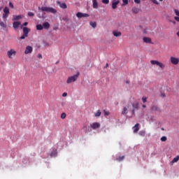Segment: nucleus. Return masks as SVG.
I'll return each mask as SVG.
<instances>
[{"label":"nucleus","instance_id":"58836bf2","mask_svg":"<svg viewBox=\"0 0 179 179\" xmlns=\"http://www.w3.org/2000/svg\"><path fill=\"white\" fill-rule=\"evenodd\" d=\"M153 3H155V5H159V1L157 0H152Z\"/></svg>","mask_w":179,"mask_h":179},{"label":"nucleus","instance_id":"f257e3e1","mask_svg":"<svg viewBox=\"0 0 179 179\" xmlns=\"http://www.w3.org/2000/svg\"><path fill=\"white\" fill-rule=\"evenodd\" d=\"M38 10L42 12H46L47 13H52V15L57 14V9L52 7L42 6L41 8L38 7Z\"/></svg>","mask_w":179,"mask_h":179},{"label":"nucleus","instance_id":"393cba45","mask_svg":"<svg viewBox=\"0 0 179 179\" xmlns=\"http://www.w3.org/2000/svg\"><path fill=\"white\" fill-rule=\"evenodd\" d=\"M179 160V156H176L172 160V163H177Z\"/></svg>","mask_w":179,"mask_h":179},{"label":"nucleus","instance_id":"4be33fe9","mask_svg":"<svg viewBox=\"0 0 179 179\" xmlns=\"http://www.w3.org/2000/svg\"><path fill=\"white\" fill-rule=\"evenodd\" d=\"M122 114H123V115H127V114H128V108H127V107L123 108Z\"/></svg>","mask_w":179,"mask_h":179},{"label":"nucleus","instance_id":"8fccbe9b","mask_svg":"<svg viewBox=\"0 0 179 179\" xmlns=\"http://www.w3.org/2000/svg\"><path fill=\"white\" fill-rule=\"evenodd\" d=\"M106 68H108V63L106 64Z\"/></svg>","mask_w":179,"mask_h":179},{"label":"nucleus","instance_id":"473e14b6","mask_svg":"<svg viewBox=\"0 0 179 179\" xmlns=\"http://www.w3.org/2000/svg\"><path fill=\"white\" fill-rule=\"evenodd\" d=\"M161 141H162V142H166V141H167V137H166V136H162V137L161 138Z\"/></svg>","mask_w":179,"mask_h":179},{"label":"nucleus","instance_id":"ddd939ff","mask_svg":"<svg viewBox=\"0 0 179 179\" xmlns=\"http://www.w3.org/2000/svg\"><path fill=\"white\" fill-rule=\"evenodd\" d=\"M92 7L94 9H99V3L97 0H92Z\"/></svg>","mask_w":179,"mask_h":179},{"label":"nucleus","instance_id":"9d476101","mask_svg":"<svg viewBox=\"0 0 179 179\" xmlns=\"http://www.w3.org/2000/svg\"><path fill=\"white\" fill-rule=\"evenodd\" d=\"M33 52V48L31 46H27L24 50V54H31Z\"/></svg>","mask_w":179,"mask_h":179},{"label":"nucleus","instance_id":"f03ea898","mask_svg":"<svg viewBox=\"0 0 179 179\" xmlns=\"http://www.w3.org/2000/svg\"><path fill=\"white\" fill-rule=\"evenodd\" d=\"M79 77V73H77V74L69 77V78L66 80V83H73V82H76L78 80V78Z\"/></svg>","mask_w":179,"mask_h":179},{"label":"nucleus","instance_id":"4468645a","mask_svg":"<svg viewBox=\"0 0 179 179\" xmlns=\"http://www.w3.org/2000/svg\"><path fill=\"white\" fill-rule=\"evenodd\" d=\"M143 43H146L148 44H152V38H149V37H144L143 38Z\"/></svg>","mask_w":179,"mask_h":179},{"label":"nucleus","instance_id":"49530a36","mask_svg":"<svg viewBox=\"0 0 179 179\" xmlns=\"http://www.w3.org/2000/svg\"><path fill=\"white\" fill-rule=\"evenodd\" d=\"M144 33H148V29H144V31H143Z\"/></svg>","mask_w":179,"mask_h":179},{"label":"nucleus","instance_id":"4d7b16f0","mask_svg":"<svg viewBox=\"0 0 179 179\" xmlns=\"http://www.w3.org/2000/svg\"><path fill=\"white\" fill-rule=\"evenodd\" d=\"M2 9V8H0V10Z\"/></svg>","mask_w":179,"mask_h":179},{"label":"nucleus","instance_id":"cd10ccee","mask_svg":"<svg viewBox=\"0 0 179 179\" xmlns=\"http://www.w3.org/2000/svg\"><path fill=\"white\" fill-rule=\"evenodd\" d=\"M0 26L1 27H3L4 29H6V24L3 22H0Z\"/></svg>","mask_w":179,"mask_h":179},{"label":"nucleus","instance_id":"37998d69","mask_svg":"<svg viewBox=\"0 0 179 179\" xmlns=\"http://www.w3.org/2000/svg\"><path fill=\"white\" fill-rule=\"evenodd\" d=\"M135 3H141V0H134Z\"/></svg>","mask_w":179,"mask_h":179},{"label":"nucleus","instance_id":"5fc2aeb1","mask_svg":"<svg viewBox=\"0 0 179 179\" xmlns=\"http://www.w3.org/2000/svg\"><path fill=\"white\" fill-rule=\"evenodd\" d=\"M126 83H129V82L127 81Z\"/></svg>","mask_w":179,"mask_h":179},{"label":"nucleus","instance_id":"79ce46f5","mask_svg":"<svg viewBox=\"0 0 179 179\" xmlns=\"http://www.w3.org/2000/svg\"><path fill=\"white\" fill-rule=\"evenodd\" d=\"M66 96H68V93L64 92L62 94V97H66Z\"/></svg>","mask_w":179,"mask_h":179},{"label":"nucleus","instance_id":"6e6552de","mask_svg":"<svg viewBox=\"0 0 179 179\" xmlns=\"http://www.w3.org/2000/svg\"><path fill=\"white\" fill-rule=\"evenodd\" d=\"M170 61L173 65H178L179 59L175 57H171Z\"/></svg>","mask_w":179,"mask_h":179},{"label":"nucleus","instance_id":"6ab92c4d","mask_svg":"<svg viewBox=\"0 0 179 179\" xmlns=\"http://www.w3.org/2000/svg\"><path fill=\"white\" fill-rule=\"evenodd\" d=\"M23 17V15H13V20H20Z\"/></svg>","mask_w":179,"mask_h":179},{"label":"nucleus","instance_id":"0eeeda50","mask_svg":"<svg viewBox=\"0 0 179 179\" xmlns=\"http://www.w3.org/2000/svg\"><path fill=\"white\" fill-rule=\"evenodd\" d=\"M90 127L92 129H98V128H100V127H101V125L100 124L99 122H93L91 123L90 124Z\"/></svg>","mask_w":179,"mask_h":179},{"label":"nucleus","instance_id":"5701e85b","mask_svg":"<svg viewBox=\"0 0 179 179\" xmlns=\"http://www.w3.org/2000/svg\"><path fill=\"white\" fill-rule=\"evenodd\" d=\"M90 26L93 27V29H96L97 24L95 22H90Z\"/></svg>","mask_w":179,"mask_h":179},{"label":"nucleus","instance_id":"72a5a7b5","mask_svg":"<svg viewBox=\"0 0 179 179\" xmlns=\"http://www.w3.org/2000/svg\"><path fill=\"white\" fill-rule=\"evenodd\" d=\"M109 2H110V0H102V3L107 4V3H109Z\"/></svg>","mask_w":179,"mask_h":179},{"label":"nucleus","instance_id":"20e7f679","mask_svg":"<svg viewBox=\"0 0 179 179\" xmlns=\"http://www.w3.org/2000/svg\"><path fill=\"white\" fill-rule=\"evenodd\" d=\"M150 64L151 65H157V66H159L161 69H164V68H166V66L163 63L159 62L157 60H151Z\"/></svg>","mask_w":179,"mask_h":179},{"label":"nucleus","instance_id":"4c0bfd02","mask_svg":"<svg viewBox=\"0 0 179 179\" xmlns=\"http://www.w3.org/2000/svg\"><path fill=\"white\" fill-rule=\"evenodd\" d=\"M104 115H110V112L106 111V110H103Z\"/></svg>","mask_w":179,"mask_h":179},{"label":"nucleus","instance_id":"f704fd0d","mask_svg":"<svg viewBox=\"0 0 179 179\" xmlns=\"http://www.w3.org/2000/svg\"><path fill=\"white\" fill-rule=\"evenodd\" d=\"M28 16H29L30 17H33V16H34V14L31 12H29L28 13Z\"/></svg>","mask_w":179,"mask_h":179},{"label":"nucleus","instance_id":"a19ab883","mask_svg":"<svg viewBox=\"0 0 179 179\" xmlns=\"http://www.w3.org/2000/svg\"><path fill=\"white\" fill-rule=\"evenodd\" d=\"M161 97H163V98L166 97V93L162 92L161 93Z\"/></svg>","mask_w":179,"mask_h":179},{"label":"nucleus","instance_id":"a211bd4d","mask_svg":"<svg viewBox=\"0 0 179 179\" xmlns=\"http://www.w3.org/2000/svg\"><path fill=\"white\" fill-rule=\"evenodd\" d=\"M42 26L45 30H48V29H50V23L48 22H44Z\"/></svg>","mask_w":179,"mask_h":179},{"label":"nucleus","instance_id":"412c9836","mask_svg":"<svg viewBox=\"0 0 179 179\" xmlns=\"http://www.w3.org/2000/svg\"><path fill=\"white\" fill-rule=\"evenodd\" d=\"M139 10H141L138 7L132 8V12H133V13H135V15H136L137 13H139Z\"/></svg>","mask_w":179,"mask_h":179},{"label":"nucleus","instance_id":"603ef678","mask_svg":"<svg viewBox=\"0 0 179 179\" xmlns=\"http://www.w3.org/2000/svg\"><path fill=\"white\" fill-rule=\"evenodd\" d=\"M172 23H173V24H176V21H173Z\"/></svg>","mask_w":179,"mask_h":179},{"label":"nucleus","instance_id":"a878e982","mask_svg":"<svg viewBox=\"0 0 179 179\" xmlns=\"http://www.w3.org/2000/svg\"><path fill=\"white\" fill-rule=\"evenodd\" d=\"M43 27L41 24H37L36 25V30H43Z\"/></svg>","mask_w":179,"mask_h":179},{"label":"nucleus","instance_id":"f3484780","mask_svg":"<svg viewBox=\"0 0 179 179\" xmlns=\"http://www.w3.org/2000/svg\"><path fill=\"white\" fill-rule=\"evenodd\" d=\"M134 133L136 134L139 131V123H137L135 124V126L133 127Z\"/></svg>","mask_w":179,"mask_h":179},{"label":"nucleus","instance_id":"de8ad7c7","mask_svg":"<svg viewBox=\"0 0 179 179\" xmlns=\"http://www.w3.org/2000/svg\"><path fill=\"white\" fill-rule=\"evenodd\" d=\"M38 58H43V56L41 55H38Z\"/></svg>","mask_w":179,"mask_h":179},{"label":"nucleus","instance_id":"ea45409f","mask_svg":"<svg viewBox=\"0 0 179 179\" xmlns=\"http://www.w3.org/2000/svg\"><path fill=\"white\" fill-rule=\"evenodd\" d=\"M9 7L11 8L12 9H13L14 6H13V3H12V2L9 3Z\"/></svg>","mask_w":179,"mask_h":179},{"label":"nucleus","instance_id":"1a4fd4ad","mask_svg":"<svg viewBox=\"0 0 179 179\" xmlns=\"http://www.w3.org/2000/svg\"><path fill=\"white\" fill-rule=\"evenodd\" d=\"M77 17H79L80 19L82 17H89V14L87 13H78L76 14Z\"/></svg>","mask_w":179,"mask_h":179},{"label":"nucleus","instance_id":"864d4df0","mask_svg":"<svg viewBox=\"0 0 179 179\" xmlns=\"http://www.w3.org/2000/svg\"><path fill=\"white\" fill-rule=\"evenodd\" d=\"M83 128H87V126H84Z\"/></svg>","mask_w":179,"mask_h":179},{"label":"nucleus","instance_id":"423d86ee","mask_svg":"<svg viewBox=\"0 0 179 179\" xmlns=\"http://www.w3.org/2000/svg\"><path fill=\"white\" fill-rule=\"evenodd\" d=\"M29 31H30V29H29V28L24 27L23 28V35L20 38V40H24L25 37H28Z\"/></svg>","mask_w":179,"mask_h":179},{"label":"nucleus","instance_id":"bb28decb","mask_svg":"<svg viewBox=\"0 0 179 179\" xmlns=\"http://www.w3.org/2000/svg\"><path fill=\"white\" fill-rule=\"evenodd\" d=\"M95 117H100L101 115V111L97 110L96 113L94 114Z\"/></svg>","mask_w":179,"mask_h":179},{"label":"nucleus","instance_id":"39448f33","mask_svg":"<svg viewBox=\"0 0 179 179\" xmlns=\"http://www.w3.org/2000/svg\"><path fill=\"white\" fill-rule=\"evenodd\" d=\"M3 15L2 17L3 19V20H6V19H8V16H9V13H10V12L9 11V8H8V6H6L3 10Z\"/></svg>","mask_w":179,"mask_h":179},{"label":"nucleus","instance_id":"9b49d317","mask_svg":"<svg viewBox=\"0 0 179 179\" xmlns=\"http://www.w3.org/2000/svg\"><path fill=\"white\" fill-rule=\"evenodd\" d=\"M20 24H22V23L20 22H14L13 23V29H15V30L19 29V26H20Z\"/></svg>","mask_w":179,"mask_h":179},{"label":"nucleus","instance_id":"aec40b11","mask_svg":"<svg viewBox=\"0 0 179 179\" xmlns=\"http://www.w3.org/2000/svg\"><path fill=\"white\" fill-rule=\"evenodd\" d=\"M113 34L115 37H121L122 34L120 31H113Z\"/></svg>","mask_w":179,"mask_h":179},{"label":"nucleus","instance_id":"e433bc0d","mask_svg":"<svg viewBox=\"0 0 179 179\" xmlns=\"http://www.w3.org/2000/svg\"><path fill=\"white\" fill-rule=\"evenodd\" d=\"M123 5H128V0H122Z\"/></svg>","mask_w":179,"mask_h":179},{"label":"nucleus","instance_id":"7ed1b4c3","mask_svg":"<svg viewBox=\"0 0 179 179\" xmlns=\"http://www.w3.org/2000/svg\"><path fill=\"white\" fill-rule=\"evenodd\" d=\"M7 57L10 59L15 58V57H16V50L15 49H10L7 52Z\"/></svg>","mask_w":179,"mask_h":179},{"label":"nucleus","instance_id":"c03bdc74","mask_svg":"<svg viewBox=\"0 0 179 179\" xmlns=\"http://www.w3.org/2000/svg\"><path fill=\"white\" fill-rule=\"evenodd\" d=\"M175 20H176V22H179V17H175Z\"/></svg>","mask_w":179,"mask_h":179},{"label":"nucleus","instance_id":"c9c22d12","mask_svg":"<svg viewBox=\"0 0 179 179\" xmlns=\"http://www.w3.org/2000/svg\"><path fill=\"white\" fill-rule=\"evenodd\" d=\"M174 12H175L176 16H179V10H178L175 9V10H174Z\"/></svg>","mask_w":179,"mask_h":179},{"label":"nucleus","instance_id":"dca6fc26","mask_svg":"<svg viewBox=\"0 0 179 179\" xmlns=\"http://www.w3.org/2000/svg\"><path fill=\"white\" fill-rule=\"evenodd\" d=\"M151 110L152 111H158V113H160V111H162L160 108H159V107L156 105L152 106L151 107Z\"/></svg>","mask_w":179,"mask_h":179},{"label":"nucleus","instance_id":"6e6d98bb","mask_svg":"<svg viewBox=\"0 0 179 179\" xmlns=\"http://www.w3.org/2000/svg\"><path fill=\"white\" fill-rule=\"evenodd\" d=\"M161 2L163 1V0H159Z\"/></svg>","mask_w":179,"mask_h":179},{"label":"nucleus","instance_id":"2eb2a0df","mask_svg":"<svg viewBox=\"0 0 179 179\" xmlns=\"http://www.w3.org/2000/svg\"><path fill=\"white\" fill-rule=\"evenodd\" d=\"M58 5H59L60 8L62 9H66L68 6H66V3H61L60 1H57Z\"/></svg>","mask_w":179,"mask_h":179},{"label":"nucleus","instance_id":"f8f14e48","mask_svg":"<svg viewBox=\"0 0 179 179\" xmlns=\"http://www.w3.org/2000/svg\"><path fill=\"white\" fill-rule=\"evenodd\" d=\"M120 3V1L118 0H113L112 2V8L113 9H117V5Z\"/></svg>","mask_w":179,"mask_h":179},{"label":"nucleus","instance_id":"2f4dec72","mask_svg":"<svg viewBox=\"0 0 179 179\" xmlns=\"http://www.w3.org/2000/svg\"><path fill=\"white\" fill-rule=\"evenodd\" d=\"M147 101H148V98L146 96H143L142 97L143 103H146Z\"/></svg>","mask_w":179,"mask_h":179},{"label":"nucleus","instance_id":"c756f323","mask_svg":"<svg viewBox=\"0 0 179 179\" xmlns=\"http://www.w3.org/2000/svg\"><path fill=\"white\" fill-rule=\"evenodd\" d=\"M145 134H146V132H145V131H143V130L139 131V135H140L141 136H145Z\"/></svg>","mask_w":179,"mask_h":179},{"label":"nucleus","instance_id":"13d9d810","mask_svg":"<svg viewBox=\"0 0 179 179\" xmlns=\"http://www.w3.org/2000/svg\"><path fill=\"white\" fill-rule=\"evenodd\" d=\"M165 89H166V90H168L167 88H165Z\"/></svg>","mask_w":179,"mask_h":179},{"label":"nucleus","instance_id":"c85d7f7f","mask_svg":"<svg viewBox=\"0 0 179 179\" xmlns=\"http://www.w3.org/2000/svg\"><path fill=\"white\" fill-rule=\"evenodd\" d=\"M124 159H125L124 156H120L118 158H117L116 160H117V162H121V160H124Z\"/></svg>","mask_w":179,"mask_h":179},{"label":"nucleus","instance_id":"09e8293b","mask_svg":"<svg viewBox=\"0 0 179 179\" xmlns=\"http://www.w3.org/2000/svg\"><path fill=\"white\" fill-rule=\"evenodd\" d=\"M143 108H146V105H143Z\"/></svg>","mask_w":179,"mask_h":179},{"label":"nucleus","instance_id":"b1692460","mask_svg":"<svg viewBox=\"0 0 179 179\" xmlns=\"http://www.w3.org/2000/svg\"><path fill=\"white\" fill-rule=\"evenodd\" d=\"M133 108H138V103H132ZM133 113H135V109L132 110Z\"/></svg>","mask_w":179,"mask_h":179},{"label":"nucleus","instance_id":"3c124183","mask_svg":"<svg viewBox=\"0 0 179 179\" xmlns=\"http://www.w3.org/2000/svg\"><path fill=\"white\" fill-rule=\"evenodd\" d=\"M176 34H177L178 37H179V31H178Z\"/></svg>","mask_w":179,"mask_h":179},{"label":"nucleus","instance_id":"7c9ffc66","mask_svg":"<svg viewBox=\"0 0 179 179\" xmlns=\"http://www.w3.org/2000/svg\"><path fill=\"white\" fill-rule=\"evenodd\" d=\"M61 118L62 120H65V118H66V113H62Z\"/></svg>","mask_w":179,"mask_h":179},{"label":"nucleus","instance_id":"a18cd8bd","mask_svg":"<svg viewBox=\"0 0 179 179\" xmlns=\"http://www.w3.org/2000/svg\"><path fill=\"white\" fill-rule=\"evenodd\" d=\"M27 24H29V22H24L22 26H27Z\"/></svg>","mask_w":179,"mask_h":179}]
</instances>
